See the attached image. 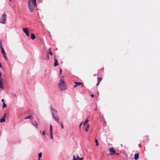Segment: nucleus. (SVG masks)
<instances>
[{
  "instance_id": "f257e3e1",
  "label": "nucleus",
  "mask_w": 160,
  "mask_h": 160,
  "mask_svg": "<svg viewBox=\"0 0 160 160\" xmlns=\"http://www.w3.org/2000/svg\"><path fill=\"white\" fill-rule=\"evenodd\" d=\"M28 7L31 12L33 11L34 8L36 7V0H31L28 2Z\"/></svg>"
},
{
  "instance_id": "f03ea898",
  "label": "nucleus",
  "mask_w": 160,
  "mask_h": 160,
  "mask_svg": "<svg viewBox=\"0 0 160 160\" xmlns=\"http://www.w3.org/2000/svg\"><path fill=\"white\" fill-rule=\"evenodd\" d=\"M50 108L53 118L55 120L58 121L59 118L57 111L52 106H50Z\"/></svg>"
},
{
  "instance_id": "7ed1b4c3",
  "label": "nucleus",
  "mask_w": 160,
  "mask_h": 160,
  "mask_svg": "<svg viewBox=\"0 0 160 160\" xmlns=\"http://www.w3.org/2000/svg\"><path fill=\"white\" fill-rule=\"evenodd\" d=\"M59 86L61 90H62L66 88L65 82L62 79L60 80Z\"/></svg>"
},
{
  "instance_id": "20e7f679",
  "label": "nucleus",
  "mask_w": 160,
  "mask_h": 160,
  "mask_svg": "<svg viewBox=\"0 0 160 160\" xmlns=\"http://www.w3.org/2000/svg\"><path fill=\"white\" fill-rule=\"evenodd\" d=\"M6 20V14L5 13H4L1 17L0 19V23L5 24Z\"/></svg>"
},
{
  "instance_id": "39448f33",
  "label": "nucleus",
  "mask_w": 160,
  "mask_h": 160,
  "mask_svg": "<svg viewBox=\"0 0 160 160\" xmlns=\"http://www.w3.org/2000/svg\"><path fill=\"white\" fill-rule=\"evenodd\" d=\"M109 150L110 151V155L111 156L114 155L116 153V151L114 150L112 148H109Z\"/></svg>"
},
{
  "instance_id": "423d86ee",
  "label": "nucleus",
  "mask_w": 160,
  "mask_h": 160,
  "mask_svg": "<svg viewBox=\"0 0 160 160\" xmlns=\"http://www.w3.org/2000/svg\"><path fill=\"white\" fill-rule=\"evenodd\" d=\"M23 32L26 34V35L27 36H29V29L28 28H24L23 29Z\"/></svg>"
},
{
  "instance_id": "0eeeda50",
  "label": "nucleus",
  "mask_w": 160,
  "mask_h": 160,
  "mask_svg": "<svg viewBox=\"0 0 160 160\" xmlns=\"http://www.w3.org/2000/svg\"><path fill=\"white\" fill-rule=\"evenodd\" d=\"M3 80V79L2 78H0V88L1 89H3L4 88V87L2 83Z\"/></svg>"
},
{
  "instance_id": "6e6552de",
  "label": "nucleus",
  "mask_w": 160,
  "mask_h": 160,
  "mask_svg": "<svg viewBox=\"0 0 160 160\" xmlns=\"http://www.w3.org/2000/svg\"><path fill=\"white\" fill-rule=\"evenodd\" d=\"M6 116V113H4L2 116V118L1 119L0 122L1 123H2L5 122V118Z\"/></svg>"
},
{
  "instance_id": "1a4fd4ad",
  "label": "nucleus",
  "mask_w": 160,
  "mask_h": 160,
  "mask_svg": "<svg viewBox=\"0 0 160 160\" xmlns=\"http://www.w3.org/2000/svg\"><path fill=\"white\" fill-rule=\"evenodd\" d=\"M32 124L36 128H37L38 124L36 121H34L33 122H31Z\"/></svg>"
},
{
  "instance_id": "9d476101",
  "label": "nucleus",
  "mask_w": 160,
  "mask_h": 160,
  "mask_svg": "<svg viewBox=\"0 0 160 160\" xmlns=\"http://www.w3.org/2000/svg\"><path fill=\"white\" fill-rule=\"evenodd\" d=\"M73 160H82V158H79L78 156L77 157V158H76L74 156H73Z\"/></svg>"
},
{
  "instance_id": "9b49d317",
  "label": "nucleus",
  "mask_w": 160,
  "mask_h": 160,
  "mask_svg": "<svg viewBox=\"0 0 160 160\" xmlns=\"http://www.w3.org/2000/svg\"><path fill=\"white\" fill-rule=\"evenodd\" d=\"M54 60H55V62L54 63V67H56L57 66H58V61L55 58H54Z\"/></svg>"
},
{
  "instance_id": "f8f14e48",
  "label": "nucleus",
  "mask_w": 160,
  "mask_h": 160,
  "mask_svg": "<svg viewBox=\"0 0 160 160\" xmlns=\"http://www.w3.org/2000/svg\"><path fill=\"white\" fill-rule=\"evenodd\" d=\"M139 158V155L138 153H136L134 155V159L135 160L138 159Z\"/></svg>"
},
{
  "instance_id": "ddd939ff",
  "label": "nucleus",
  "mask_w": 160,
  "mask_h": 160,
  "mask_svg": "<svg viewBox=\"0 0 160 160\" xmlns=\"http://www.w3.org/2000/svg\"><path fill=\"white\" fill-rule=\"evenodd\" d=\"M31 38L32 40H34L35 38L36 37L34 34L32 33L31 34Z\"/></svg>"
},
{
  "instance_id": "4468645a",
  "label": "nucleus",
  "mask_w": 160,
  "mask_h": 160,
  "mask_svg": "<svg viewBox=\"0 0 160 160\" xmlns=\"http://www.w3.org/2000/svg\"><path fill=\"white\" fill-rule=\"evenodd\" d=\"M74 83L77 85V86H78L79 85H82V86H83V84L81 82H74Z\"/></svg>"
},
{
  "instance_id": "2eb2a0df",
  "label": "nucleus",
  "mask_w": 160,
  "mask_h": 160,
  "mask_svg": "<svg viewBox=\"0 0 160 160\" xmlns=\"http://www.w3.org/2000/svg\"><path fill=\"white\" fill-rule=\"evenodd\" d=\"M33 119V117L31 115H30L29 116L26 117L25 118V119Z\"/></svg>"
},
{
  "instance_id": "dca6fc26",
  "label": "nucleus",
  "mask_w": 160,
  "mask_h": 160,
  "mask_svg": "<svg viewBox=\"0 0 160 160\" xmlns=\"http://www.w3.org/2000/svg\"><path fill=\"white\" fill-rule=\"evenodd\" d=\"M48 54H50L51 55H52V52L51 51V48H49V50H48Z\"/></svg>"
},
{
  "instance_id": "f3484780",
  "label": "nucleus",
  "mask_w": 160,
  "mask_h": 160,
  "mask_svg": "<svg viewBox=\"0 0 160 160\" xmlns=\"http://www.w3.org/2000/svg\"><path fill=\"white\" fill-rule=\"evenodd\" d=\"M1 52L2 53V54L3 55L5 54H6V53L5 52L3 48H1Z\"/></svg>"
},
{
  "instance_id": "a211bd4d",
  "label": "nucleus",
  "mask_w": 160,
  "mask_h": 160,
  "mask_svg": "<svg viewBox=\"0 0 160 160\" xmlns=\"http://www.w3.org/2000/svg\"><path fill=\"white\" fill-rule=\"evenodd\" d=\"M50 133L52 132V126L51 125H50Z\"/></svg>"
},
{
  "instance_id": "6ab92c4d",
  "label": "nucleus",
  "mask_w": 160,
  "mask_h": 160,
  "mask_svg": "<svg viewBox=\"0 0 160 160\" xmlns=\"http://www.w3.org/2000/svg\"><path fill=\"white\" fill-rule=\"evenodd\" d=\"M42 154L41 152L39 153L38 156V159H40L42 156Z\"/></svg>"
},
{
  "instance_id": "aec40b11",
  "label": "nucleus",
  "mask_w": 160,
  "mask_h": 160,
  "mask_svg": "<svg viewBox=\"0 0 160 160\" xmlns=\"http://www.w3.org/2000/svg\"><path fill=\"white\" fill-rule=\"evenodd\" d=\"M102 80V78H98V79L97 82L100 83V82Z\"/></svg>"
},
{
  "instance_id": "412c9836",
  "label": "nucleus",
  "mask_w": 160,
  "mask_h": 160,
  "mask_svg": "<svg viewBox=\"0 0 160 160\" xmlns=\"http://www.w3.org/2000/svg\"><path fill=\"white\" fill-rule=\"evenodd\" d=\"M89 127H90V125H88L87 126V127L85 129V131L86 132H88V128H89Z\"/></svg>"
},
{
  "instance_id": "4be33fe9",
  "label": "nucleus",
  "mask_w": 160,
  "mask_h": 160,
  "mask_svg": "<svg viewBox=\"0 0 160 160\" xmlns=\"http://www.w3.org/2000/svg\"><path fill=\"white\" fill-rule=\"evenodd\" d=\"M88 122V118H87L85 121V122H84V123H83V125H85V124L86 123H87V122Z\"/></svg>"
},
{
  "instance_id": "5701e85b",
  "label": "nucleus",
  "mask_w": 160,
  "mask_h": 160,
  "mask_svg": "<svg viewBox=\"0 0 160 160\" xmlns=\"http://www.w3.org/2000/svg\"><path fill=\"white\" fill-rule=\"evenodd\" d=\"M52 135H53V132L50 133V135L51 138L52 139H53V137L52 136Z\"/></svg>"
},
{
  "instance_id": "b1692460",
  "label": "nucleus",
  "mask_w": 160,
  "mask_h": 160,
  "mask_svg": "<svg viewBox=\"0 0 160 160\" xmlns=\"http://www.w3.org/2000/svg\"><path fill=\"white\" fill-rule=\"evenodd\" d=\"M95 142L96 143V145L97 146H98V140L96 139H95Z\"/></svg>"
},
{
  "instance_id": "393cba45",
  "label": "nucleus",
  "mask_w": 160,
  "mask_h": 160,
  "mask_svg": "<svg viewBox=\"0 0 160 160\" xmlns=\"http://www.w3.org/2000/svg\"><path fill=\"white\" fill-rule=\"evenodd\" d=\"M7 106V105L6 104H5L4 103H3V106H2L3 108H4L6 107Z\"/></svg>"
},
{
  "instance_id": "a878e982",
  "label": "nucleus",
  "mask_w": 160,
  "mask_h": 160,
  "mask_svg": "<svg viewBox=\"0 0 160 160\" xmlns=\"http://www.w3.org/2000/svg\"><path fill=\"white\" fill-rule=\"evenodd\" d=\"M62 73V69H61V68H60V70H59V75H60V76H61V75Z\"/></svg>"
},
{
  "instance_id": "bb28decb",
  "label": "nucleus",
  "mask_w": 160,
  "mask_h": 160,
  "mask_svg": "<svg viewBox=\"0 0 160 160\" xmlns=\"http://www.w3.org/2000/svg\"><path fill=\"white\" fill-rule=\"evenodd\" d=\"M0 48L1 49L3 48L2 47V43L1 41H0Z\"/></svg>"
},
{
  "instance_id": "cd10ccee",
  "label": "nucleus",
  "mask_w": 160,
  "mask_h": 160,
  "mask_svg": "<svg viewBox=\"0 0 160 160\" xmlns=\"http://www.w3.org/2000/svg\"><path fill=\"white\" fill-rule=\"evenodd\" d=\"M3 55L4 58L7 60V58L6 55V54H3Z\"/></svg>"
},
{
  "instance_id": "c85d7f7f",
  "label": "nucleus",
  "mask_w": 160,
  "mask_h": 160,
  "mask_svg": "<svg viewBox=\"0 0 160 160\" xmlns=\"http://www.w3.org/2000/svg\"><path fill=\"white\" fill-rule=\"evenodd\" d=\"M60 124H61V128H64V127H63V125L62 124V123H61Z\"/></svg>"
},
{
  "instance_id": "c756f323",
  "label": "nucleus",
  "mask_w": 160,
  "mask_h": 160,
  "mask_svg": "<svg viewBox=\"0 0 160 160\" xmlns=\"http://www.w3.org/2000/svg\"><path fill=\"white\" fill-rule=\"evenodd\" d=\"M42 134V135H45V131H43Z\"/></svg>"
},
{
  "instance_id": "7c9ffc66",
  "label": "nucleus",
  "mask_w": 160,
  "mask_h": 160,
  "mask_svg": "<svg viewBox=\"0 0 160 160\" xmlns=\"http://www.w3.org/2000/svg\"><path fill=\"white\" fill-rule=\"evenodd\" d=\"M0 78H2V74L1 72H0Z\"/></svg>"
},
{
  "instance_id": "2f4dec72",
  "label": "nucleus",
  "mask_w": 160,
  "mask_h": 160,
  "mask_svg": "<svg viewBox=\"0 0 160 160\" xmlns=\"http://www.w3.org/2000/svg\"><path fill=\"white\" fill-rule=\"evenodd\" d=\"M2 101L3 102V103H4V100L3 99H2Z\"/></svg>"
},
{
  "instance_id": "473e14b6",
  "label": "nucleus",
  "mask_w": 160,
  "mask_h": 160,
  "mask_svg": "<svg viewBox=\"0 0 160 160\" xmlns=\"http://www.w3.org/2000/svg\"><path fill=\"white\" fill-rule=\"evenodd\" d=\"M99 83L98 82L97 83L96 85L97 86H98L99 85Z\"/></svg>"
},
{
  "instance_id": "72a5a7b5",
  "label": "nucleus",
  "mask_w": 160,
  "mask_h": 160,
  "mask_svg": "<svg viewBox=\"0 0 160 160\" xmlns=\"http://www.w3.org/2000/svg\"><path fill=\"white\" fill-rule=\"evenodd\" d=\"M77 86V85L76 84L75 86H73L74 88H75Z\"/></svg>"
},
{
  "instance_id": "f704fd0d",
  "label": "nucleus",
  "mask_w": 160,
  "mask_h": 160,
  "mask_svg": "<svg viewBox=\"0 0 160 160\" xmlns=\"http://www.w3.org/2000/svg\"><path fill=\"white\" fill-rule=\"evenodd\" d=\"M2 67V65L1 64V63L0 62V68H1Z\"/></svg>"
},
{
  "instance_id": "c9c22d12",
  "label": "nucleus",
  "mask_w": 160,
  "mask_h": 160,
  "mask_svg": "<svg viewBox=\"0 0 160 160\" xmlns=\"http://www.w3.org/2000/svg\"><path fill=\"white\" fill-rule=\"evenodd\" d=\"M91 97H93V94H92L91 95Z\"/></svg>"
},
{
  "instance_id": "e433bc0d",
  "label": "nucleus",
  "mask_w": 160,
  "mask_h": 160,
  "mask_svg": "<svg viewBox=\"0 0 160 160\" xmlns=\"http://www.w3.org/2000/svg\"><path fill=\"white\" fill-rule=\"evenodd\" d=\"M138 146H139V147L140 148H141V145H140V144H139L138 145Z\"/></svg>"
},
{
  "instance_id": "4c0bfd02",
  "label": "nucleus",
  "mask_w": 160,
  "mask_h": 160,
  "mask_svg": "<svg viewBox=\"0 0 160 160\" xmlns=\"http://www.w3.org/2000/svg\"><path fill=\"white\" fill-rule=\"evenodd\" d=\"M115 154H117L118 155H119V153H117V152H116V153Z\"/></svg>"
},
{
  "instance_id": "58836bf2",
  "label": "nucleus",
  "mask_w": 160,
  "mask_h": 160,
  "mask_svg": "<svg viewBox=\"0 0 160 160\" xmlns=\"http://www.w3.org/2000/svg\"><path fill=\"white\" fill-rule=\"evenodd\" d=\"M81 125H82V123H81L80 124V127L81 126Z\"/></svg>"
},
{
  "instance_id": "ea45409f",
  "label": "nucleus",
  "mask_w": 160,
  "mask_h": 160,
  "mask_svg": "<svg viewBox=\"0 0 160 160\" xmlns=\"http://www.w3.org/2000/svg\"><path fill=\"white\" fill-rule=\"evenodd\" d=\"M9 1L11 2L12 1V0H9Z\"/></svg>"
},
{
  "instance_id": "a19ab883",
  "label": "nucleus",
  "mask_w": 160,
  "mask_h": 160,
  "mask_svg": "<svg viewBox=\"0 0 160 160\" xmlns=\"http://www.w3.org/2000/svg\"><path fill=\"white\" fill-rule=\"evenodd\" d=\"M38 160H40V159H38Z\"/></svg>"
}]
</instances>
